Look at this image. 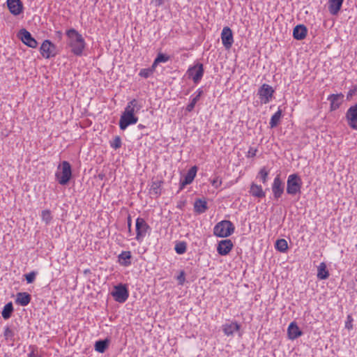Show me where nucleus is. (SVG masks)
I'll use <instances>...</instances> for the list:
<instances>
[{"instance_id":"nucleus-2","label":"nucleus","mask_w":357,"mask_h":357,"mask_svg":"<svg viewBox=\"0 0 357 357\" xmlns=\"http://www.w3.org/2000/svg\"><path fill=\"white\" fill-rule=\"evenodd\" d=\"M234 231V226L229 220H222L218 222L213 229V234L218 237H227Z\"/></svg>"},{"instance_id":"nucleus-35","label":"nucleus","mask_w":357,"mask_h":357,"mask_svg":"<svg viewBox=\"0 0 357 357\" xmlns=\"http://www.w3.org/2000/svg\"><path fill=\"white\" fill-rule=\"evenodd\" d=\"M41 218L46 225H48L52 220L51 211L48 209L43 210L41 212Z\"/></svg>"},{"instance_id":"nucleus-34","label":"nucleus","mask_w":357,"mask_h":357,"mask_svg":"<svg viewBox=\"0 0 357 357\" xmlns=\"http://www.w3.org/2000/svg\"><path fill=\"white\" fill-rule=\"evenodd\" d=\"M119 257L121 264L124 266H128L130 264V261H127L128 259H130L131 257L130 252H122V253L119 255Z\"/></svg>"},{"instance_id":"nucleus-45","label":"nucleus","mask_w":357,"mask_h":357,"mask_svg":"<svg viewBox=\"0 0 357 357\" xmlns=\"http://www.w3.org/2000/svg\"><path fill=\"white\" fill-rule=\"evenodd\" d=\"M195 105L196 102L191 100V102L186 107V111L188 112H192L194 109Z\"/></svg>"},{"instance_id":"nucleus-19","label":"nucleus","mask_w":357,"mask_h":357,"mask_svg":"<svg viewBox=\"0 0 357 357\" xmlns=\"http://www.w3.org/2000/svg\"><path fill=\"white\" fill-rule=\"evenodd\" d=\"M142 107L136 99H133L128 103L123 113L128 115H135V113H137L141 109Z\"/></svg>"},{"instance_id":"nucleus-41","label":"nucleus","mask_w":357,"mask_h":357,"mask_svg":"<svg viewBox=\"0 0 357 357\" xmlns=\"http://www.w3.org/2000/svg\"><path fill=\"white\" fill-rule=\"evenodd\" d=\"M25 278L27 283H32L36 278V273L34 272H31L29 274L25 275Z\"/></svg>"},{"instance_id":"nucleus-44","label":"nucleus","mask_w":357,"mask_h":357,"mask_svg":"<svg viewBox=\"0 0 357 357\" xmlns=\"http://www.w3.org/2000/svg\"><path fill=\"white\" fill-rule=\"evenodd\" d=\"M177 280L179 284H183L185 282V274L183 271H181L180 275L177 276Z\"/></svg>"},{"instance_id":"nucleus-9","label":"nucleus","mask_w":357,"mask_h":357,"mask_svg":"<svg viewBox=\"0 0 357 357\" xmlns=\"http://www.w3.org/2000/svg\"><path fill=\"white\" fill-rule=\"evenodd\" d=\"M345 118L349 126L354 130H357V104L347 109Z\"/></svg>"},{"instance_id":"nucleus-42","label":"nucleus","mask_w":357,"mask_h":357,"mask_svg":"<svg viewBox=\"0 0 357 357\" xmlns=\"http://www.w3.org/2000/svg\"><path fill=\"white\" fill-rule=\"evenodd\" d=\"M352 322H353V318L351 315L349 314L347 317V321L345 322V328H347L349 330L352 329L353 328Z\"/></svg>"},{"instance_id":"nucleus-26","label":"nucleus","mask_w":357,"mask_h":357,"mask_svg":"<svg viewBox=\"0 0 357 357\" xmlns=\"http://www.w3.org/2000/svg\"><path fill=\"white\" fill-rule=\"evenodd\" d=\"M194 208H195V212H197L198 213H203L208 208L207 203L205 200L198 199L195 201V202L194 204Z\"/></svg>"},{"instance_id":"nucleus-12","label":"nucleus","mask_w":357,"mask_h":357,"mask_svg":"<svg viewBox=\"0 0 357 357\" xmlns=\"http://www.w3.org/2000/svg\"><path fill=\"white\" fill-rule=\"evenodd\" d=\"M221 40L226 49L231 48L234 43V38L232 31L229 27L225 26L223 28L221 33Z\"/></svg>"},{"instance_id":"nucleus-43","label":"nucleus","mask_w":357,"mask_h":357,"mask_svg":"<svg viewBox=\"0 0 357 357\" xmlns=\"http://www.w3.org/2000/svg\"><path fill=\"white\" fill-rule=\"evenodd\" d=\"M202 93H203V91L201 89H199L196 91L195 96L193 97L192 100L197 103L199 100L200 97L202 96Z\"/></svg>"},{"instance_id":"nucleus-40","label":"nucleus","mask_w":357,"mask_h":357,"mask_svg":"<svg viewBox=\"0 0 357 357\" xmlns=\"http://www.w3.org/2000/svg\"><path fill=\"white\" fill-rule=\"evenodd\" d=\"M268 172L266 170V169L264 167L262 168L260 172H259V176L260 177L261 181L263 183H265L267 181Z\"/></svg>"},{"instance_id":"nucleus-8","label":"nucleus","mask_w":357,"mask_h":357,"mask_svg":"<svg viewBox=\"0 0 357 357\" xmlns=\"http://www.w3.org/2000/svg\"><path fill=\"white\" fill-rule=\"evenodd\" d=\"M112 295L115 301L119 303H124L129 296L127 288L122 284L116 286L114 290L112 292Z\"/></svg>"},{"instance_id":"nucleus-46","label":"nucleus","mask_w":357,"mask_h":357,"mask_svg":"<svg viewBox=\"0 0 357 357\" xmlns=\"http://www.w3.org/2000/svg\"><path fill=\"white\" fill-rule=\"evenodd\" d=\"M131 225H132V220L130 216H128V232L130 234H131Z\"/></svg>"},{"instance_id":"nucleus-48","label":"nucleus","mask_w":357,"mask_h":357,"mask_svg":"<svg viewBox=\"0 0 357 357\" xmlns=\"http://www.w3.org/2000/svg\"><path fill=\"white\" fill-rule=\"evenodd\" d=\"M56 36H57L59 39H61V38H62V35H63V33H62V32H61V31H56Z\"/></svg>"},{"instance_id":"nucleus-31","label":"nucleus","mask_w":357,"mask_h":357,"mask_svg":"<svg viewBox=\"0 0 357 357\" xmlns=\"http://www.w3.org/2000/svg\"><path fill=\"white\" fill-rule=\"evenodd\" d=\"M282 116V111L278 109L272 116L270 121V127L271 128H275L278 126L280 118Z\"/></svg>"},{"instance_id":"nucleus-53","label":"nucleus","mask_w":357,"mask_h":357,"mask_svg":"<svg viewBox=\"0 0 357 357\" xmlns=\"http://www.w3.org/2000/svg\"><path fill=\"white\" fill-rule=\"evenodd\" d=\"M352 96V92H351V91H350V92L349 93V94L347 95V98H349V96Z\"/></svg>"},{"instance_id":"nucleus-33","label":"nucleus","mask_w":357,"mask_h":357,"mask_svg":"<svg viewBox=\"0 0 357 357\" xmlns=\"http://www.w3.org/2000/svg\"><path fill=\"white\" fill-rule=\"evenodd\" d=\"M169 56L162 53H159L153 61L152 68H155L158 63H165L169 61Z\"/></svg>"},{"instance_id":"nucleus-28","label":"nucleus","mask_w":357,"mask_h":357,"mask_svg":"<svg viewBox=\"0 0 357 357\" xmlns=\"http://www.w3.org/2000/svg\"><path fill=\"white\" fill-rule=\"evenodd\" d=\"M317 278L320 280H326L329 276V273L326 268L325 263L322 262L318 266Z\"/></svg>"},{"instance_id":"nucleus-25","label":"nucleus","mask_w":357,"mask_h":357,"mask_svg":"<svg viewBox=\"0 0 357 357\" xmlns=\"http://www.w3.org/2000/svg\"><path fill=\"white\" fill-rule=\"evenodd\" d=\"M162 183V181H153L150 188V194L155 197L160 195Z\"/></svg>"},{"instance_id":"nucleus-29","label":"nucleus","mask_w":357,"mask_h":357,"mask_svg":"<svg viewBox=\"0 0 357 357\" xmlns=\"http://www.w3.org/2000/svg\"><path fill=\"white\" fill-rule=\"evenodd\" d=\"M109 341L107 339L98 340L95 343V349L100 353H104L109 346Z\"/></svg>"},{"instance_id":"nucleus-18","label":"nucleus","mask_w":357,"mask_h":357,"mask_svg":"<svg viewBox=\"0 0 357 357\" xmlns=\"http://www.w3.org/2000/svg\"><path fill=\"white\" fill-rule=\"evenodd\" d=\"M344 98L342 93L331 94L328 97V100L331 102V110H336L342 104Z\"/></svg>"},{"instance_id":"nucleus-17","label":"nucleus","mask_w":357,"mask_h":357,"mask_svg":"<svg viewBox=\"0 0 357 357\" xmlns=\"http://www.w3.org/2000/svg\"><path fill=\"white\" fill-rule=\"evenodd\" d=\"M197 167L196 166L192 167L185 176L184 178L181 181L180 183V190H182L186 185L190 184L197 174Z\"/></svg>"},{"instance_id":"nucleus-22","label":"nucleus","mask_w":357,"mask_h":357,"mask_svg":"<svg viewBox=\"0 0 357 357\" xmlns=\"http://www.w3.org/2000/svg\"><path fill=\"white\" fill-rule=\"evenodd\" d=\"M307 31V28L304 25H297L293 30V36L296 40H303L306 37Z\"/></svg>"},{"instance_id":"nucleus-15","label":"nucleus","mask_w":357,"mask_h":357,"mask_svg":"<svg viewBox=\"0 0 357 357\" xmlns=\"http://www.w3.org/2000/svg\"><path fill=\"white\" fill-rule=\"evenodd\" d=\"M233 247L234 244L230 239L222 240L218 245L217 251L220 255H227Z\"/></svg>"},{"instance_id":"nucleus-37","label":"nucleus","mask_w":357,"mask_h":357,"mask_svg":"<svg viewBox=\"0 0 357 357\" xmlns=\"http://www.w3.org/2000/svg\"><path fill=\"white\" fill-rule=\"evenodd\" d=\"M14 331L10 329L9 327H6L4 330L3 336L6 340H14Z\"/></svg>"},{"instance_id":"nucleus-20","label":"nucleus","mask_w":357,"mask_h":357,"mask_svg":"<svg viewBox=\"0 0 357 357\" xmlns=\"http://www.w3.org/2000/svg\"><path fill=\"white\" fill-rule=\"evenodd\" d=\"M222 331L225 335L231 336L234 332L239 331L240 325L236 321L226 323L222 325Z\"/></svg>"},{"instance_id":"nucleus-30","label":"nucleus","mask_w":357,"mask_h":357,"mask_svg":"<svg viewBox=\"0 0 357 357\" xmlns=\"http://www.w3.org/2000/svg\"><path fill=\"white\" fill-rule=\"evenodd\" d=\"M13 312V306L11 302L7 303L3 307L1 312L2 317L4 319H8L11 317L12 312Z\"/></svg>"},{"instance_id":"nucleus-32","label":"nucleus","mask_w":357,"mask_h":357,"mask_svg":"<svg viewBox=\"0 0 357 357\" xmlns=\"http://www.w3.org/2000/svg\"><path fill=\"white\" fill-rule=\"evenodd\" d=\"M275 248L282 252H284L288 249V244L285 239H278L275 243Z\"/></svg>"},{"instance_id":"nucleus-16","label":"nucleus","mask_w":357,"mask_h":357,"mask_svg":"<svg viewBox=\"0 0 357 357\" xmlns=\"http://www.w3.org/2000/svg\"><path fill=\"white\" fill-rule=\"evenodd\" d=\"M7 6L14 15H20L23 10V4L20 0H7Z\"/></svg>"},{"instance_id":"nucleus-52","label":"nucleus","mask_w":357,"mask_h":357,"mask_svg":"<svg viewBox=\"0 0 357 357\" xmlns=\"http://www.w3.org/2000/svg\"><path fill=\"white\" fill-rule=\"evenodd\" d=\"M138 128H140V129H142V128H144V126L143 125H142V124H139V125L138 126Z\"/></svg>"},{"instance_id":"nucleus-49","label":"nucleus","mask_w":357,"mask_h":357,"mask_svg":"<svg viewBox=\"0 0 357 357\" xmlns=\"http://www.w3.org/2000/svg\"><path fill=\"white\" fill-rule=\"evenodd\" d=\"M256 151H257L256 150H252V149H251V150H250V151H249V152H248V153H249V154H250L251 156H255V154H256Z\"/></svg>"},{"instance_id":"nucleus-1","label":"nucleus","mask_w":357,"mask_h":357,"mask_svg":"<svg viewBox=\"0 0 357 357\" xmlns=\"http://www.w3.org/2000/svg\"><path fill=\"white\" fill-rule=\"evenodd\" d=\"M68 45L71 52L76 56H81L85 47V41L82 36L75 29H70L66 31Z\"/></svg>"},{"instance_id":"nucleus-39","label":"nucleus","mask_w":357,"mask_h":357,"mask_svg":"<svg viewBox=\"0 0 357 357\" xmlns=\"http://www.w3.org/2000/svg\"><path fill=\"white\" fill-rule=\"evenodd\" d=\"M153 68H144L142 69L139 73L141 77L144 78H148L153 73Z\"/></svg>"},{"instance_id":"nucleus-50","label":"nucleus","mask_w":357,"mask_h":357,"mask_svg":"<svg viewBox=\"0 0 357 357\" xmlns=\"http://www.w3.org/2000/svg\"><path fill=\"white\" fill-rule=\"evenodd\" d=\"M29 357H38L33 352L29 354Z\"/></svg>"},{"instance_id":"nucleus-23","label":"nucleus","mask_w":357,"mask_h":357,"mask_svg":"<svg viewBox=\"0 0 357 357\" xmlns=\"http://www.w3.org/2000/svg\"><path fill=\"white\" fill-rule=\"evenodd\" d=\"M344 0H329L328 10L331 14L335 15L340 11Z\"/></svg>"},{"instance_id":"nucleus-14","label":"nucleus","mask_w":357,"mask_h":357,"mask_svg":"<svg viewBox=\"0 0 357 357\" xmlns=\"http://www.w3.org/2000/svg\"><path fill=\"white\" fill-rule=\"evenodd\" d=\"M284 183L280 178V175H278L273 181L272 185V191L274 199H278L284 192Z\"/></svg>"},{"instance_id":"nucleus-24","label":"nucleus","mask_w":357,"mask_h":357,"mask_svg":"<svg viewBox=\"0 0 357 357\" xmlns=\"http://www.w3.org/2000/svg\"><path fill=\"white\" fill-rule=\"evenodd\" d=\"M16 296V303L22 306H26L30 303L31 296L26 292L17 293Z\"/></svg>"},{"instance_id":"nucleus-38","label":"nucleus","mask_w":357,"mask_h":357,"mask_svg":"<svg viewBox=\"0 0 357 357\" xmlns=\"http://www.w3.org/2000/svg\"><path fill=\"white\" fill-rule=\"evenodd\" d=\"M111 146L117 149L121 146V139L119 136H116L112 142H110Z\"/></svg>"},{"instance_id":"nucleus-11","label":"nucleus","mask_w":357,"mask_h":357,"mask_svg":"<svg viewBox=\"0 0 357 357\" xmlns=\"http://www.w3.org/2000/svg\"><path fill=\"white\" fill-rule=\"evenodd\" d=\"M138 117L132 114H121L119 120V128L122 130H125L129 126L137 123Z\"/></svg>"},{"instance_id":"nucleus-7","label":"nucleus","mask_w":357,"mask_h":357,"mask_svg":"<svg viewBox=\"0 0 357 357\" xmlns=\"http://www.w3.org/2000/svg\"><path fill=\"white\" fill-rule=\"evenodd\" d=\"M274 90L268 84H264L258 90V95L261 103H268L273 95Z\"/></svg>"},{"instance_id":"nucleus-27","label":"nucleus","mask_w":357,"mask_h":357,"mask_svg":"<svg viewBox=\"0 0 357 357\" xmlns=\"http://www.w3.org/2000/svg\"><path fill=\"white\" fill-rule=\"evenodd\" d=\"M250 192L251 195L254 197H258V198H262L265 197V193L263 191V189L261 185H258L256 184H252L250 187Z\"/></svg>"},{"instance_id":"nucleus-4","label":"nucleus","mask_w":357,"mask_h":357,"mask_svg":"<svg viewBox=\"0 0 357 357\" xmlns=\"http://www.w3.org/2000/svg\"><path fill=\"white\" fill-rule=\"evenodd\" d=\"M59 167L61 168V171L56 173V177L61 185H66L72 176L71 166L68 162L63 161Z\"/></svg>"},{"instance_id":"nucleus-5","label":"nucleus","mask_w":357,"mask_h":357,"mask_svg":"<svg viewBox=\"0 0 357 357\" xmlns=\"http://www.w3.org/2000/svg\"><path fill=\"white\" fill-rule=\"evenodd\" d=\"M149 229V226L146 221L142 218H138L136 220V240L142 242Z\"/></svg>"},{"instance_id":"nucleus-10","label":"nucleus","mask_w":357,"mask_h":357,"mask_svg":"<svg viewBox=\"0 0 357 357\" xmlns=\"http://www.w3.org/2000/svg\"><path fill=\"white\" fill-rule=\"evenodd\" d=\"M40 53L46 59L54 56L56 54V46L50 40H45L40 47Z\"/></svg>"},{"instance_id":"nucleus-51","label":"nucleus","mask_w":357,"mask_h":357,"mask_svg":"<svg viewBox=\"0 0 357 357\" xmlns=\"http://www.w3.org/2000/svg\"><path fill=\"white\" fill-rule=\"evenodd\" d=\"M217 183H218V181L214 180L213 182V185H215V187H218Z\"/></svg>"},{"instance_id":"nucleus-36","label":"nucleus","mask_w":357,"mask_h":357,"mask_svg":"<svg viewBox=\"0 0 357 357\" xmlns=\"http://www.w3.org/2000/svg\"><path fill=\"white\" fill-rule=\"evenodd\" d=\"M174 249L177 254L182 255L186 251V243L185 242H179L176 244Z\"/></svg>"},{"instance_id":"nucleus-6","label":"nucleus","mask_w":357,"mask_h":357,"mask_svg":"<svg viewBox=\"0 0 357 357\" xmlns=\"http://www.w3.org/2000/svg\"><path fill=\"white\" fill-rule=\"evenodd\" d=\"M187 73L189 78H191L195 83H198L202 79L204 75L203 64L197 63L194 66L189 68Z\"/></svg>"},{"instance_id":"nucleus-47","label":"nucleus","mask_w":357,"mask_h":357,"mask_svg":"<svg viewBox=\"0 0 357 357\" xmlns=\"http://www.w3.org/2000/svg\"><path fill=\"white\" fill-rule=\"evenodd\" d=\"M165 0H155V5L160 6L164 4Z\"/></svg>"},{"instance_id":"nucleus-13","label":"nucleus","mask_w":357,"mask_h":357,"mask_svg":"<svg viewBox=\"0 0 357 357\" xmlns=\"http://www.w3.org/2000/svg\"><path fill=\"white\" fill-rule=\"evenodd\" d=\"M19 37L21 40L27 46L35 48L38 45L37 41L33 38L31 34L26 29H22L19 32Z\"/></svg>"},{"instance_id":"nucleus-3","label":"nucleus","mask_w":357,"mask_h":357,"mask_svg":"<svg viewBox=\"0 0 357 357\" xmlns=\"http://www.w3.org/2000/svg\"><path fill=\"white\" fill-rule=\"evenodd\" d=\"M302 181L301 177L296 174H290L287 181V193L290 195H295L301 192Z\"/></svg>"},{"instance_id":"nucleus-21","label":"nucleus","mask_w":357,"mask_h":357,"mask_svg":"<svg viewBox=\"0 0 357 357\" xmlns=\"http://www.w3.org/2000/svg\"><path fill=\"white\" fill-rule=\"evenodd\" d=\"M288 336L291 340H295L302 335V331L295 322H291L287 330Z\"/></svg>"}]
</instances>
